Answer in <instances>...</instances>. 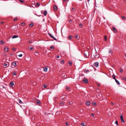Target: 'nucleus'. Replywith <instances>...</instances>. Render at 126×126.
Masks as SVG:
<instances>
[{"mask_svg": "<svg viewBox=\"0 0 126 126\" xmlns=\"http://www.w3.org/2000/svg\"><path fill=\"white\" fill-rule=\"evenodd\" d=\"M84 56L86 57H87V56L89 55V53L88 51L86 50L84 52Z\"/></svg>", "mask_w": 126, "mask_h": 126, "instance_id": "f257e3e1", "label": "nucleus"}, {"mask_svg": "<svg viewBox=\"0 0 126 126\" xmlns=\"http://www.w3.org/2000/svg\"><path fill=\"white\" fill-rule=\"evenodd\" d=\"M48 35L51 37L53 38L55 40H57V39L51 33H48Z\"/></svg>", "mask_w": 126, "mask_h": 126, "instance_id": "f03ea898", "label": "nucleus"}, {"mask_svg": "<svg viewBox=\"0 0 126 126\" xmlns=\"http://www.w3.org/2000/svg\"><path fill=\"white\" fill-rule=\"evenodd\" d=\"M94 58H97L99 57V55L97 54V53L96 52L95 53V54H94Z\"/></svg>", "mask_w": 126, "mask_h": 126, "instance_id": "7ed1b4c3", "label": "nucleus"}, {"mask_svg": "<svg viewBox=\"0 0 126 126\" xmlns=\"http://www.w3.org/2000/svg\"><path fill=\"white\" fill-rule=\"evenodd\" d=\"M9 48L7 47H4V50L5 52H6L8 51Z\"/></svg>", "mask_w": 126, "mask_h": 126, "instance_id": "20e7f679", "label": "nucleus"}, {"mask_svg": "<svg viewBox=\"0 0 126 126\" xmlns=\"http://www.w3.org/2000/svg\"><path fill=\"white\" fill-rule=\"evenodd\" d=\"M86 104L88 106H90L91 104V102L89 101H88L86 103Z\"/></svg>", "mask_w": 126, "mask_h": 126, "instance_id": "39448f33", "label": "nucleus"}, {"mask_svg": "<svg viewBox=\"0 0 126 126\" xmlns=\"http://www.w3.org/2000/svg\"><path fill=\"white\" fill-rule=\"evenodd\" d=\"M99 63L97 62H95L94 64V65L96 67H97L98 66Z\"/></svg>", "mask_w": 126, "mask_h": 126, "instance_id": "423d86ee", "label": "nucleus"}, {"mask_svg": "<svg viewBox=\"0 0 126 126\" xmlns=\"http://www.w3.org/2000/svg\"><path fill=\"white\" fill-rule=\"evenodd\" d=\"M120 119H121V122H122V123H124V121L123 119V117L122 116H120Z\"/></svg>", "mask_w": 126, "mask_h": 126, "instance_id": "0eeeda50", "label": "nucleus"}, {"mask_svg": "<svg viewBox=\"0 0 126 126\" xmlns=\"http://www.w3.org/2000/svg\"><path fill=\"white\" fill-rule=\"evenodd\" d=\"M83 81L84 82L87 83L88 82V81L87 79H83Z\"/></svg>", "mask_w": 126, "mask_h": 126, "instance_id": "6e6552de", "label": "nucleus"}, {"mask_svg": "<svg viewBox=\"0 0 126 126\" xmlns=\"http://www.w3.org/2000/svg\"><path fill=\"white\" fill-rule=\"evenodd\" d=\"M18 36L17 35H14L12 37V39L15 38H16L18 37Z\"/></svg>", "mask_w": 126, "mask_h": 126, "instance_id": "1a4fd4ad", "label": "nucleus"}, {"mask_svg": "<svg viewBox=\"0 0 126 126\" xmlns=\"http://www.w3.org/2000/svg\"><path fill=\"white\" fill-rule=\"evenodd\" d=\"M54 9L55 11H56L57 10V7L56 5H54Z\"/></svg>", "mask_w": 126, "mask_h": 126, "instance_id": "9d476101", "label": "nucleus"}, {"mask_svg": "<svg viewBox=\"0 0 126 126\" xmlns=\"http://www.w3.org/2000/svg\"><path fill=\"white\" fill-rule=\"evenodd\" d=\"M43 14H44V15H45V16H46L47 15V11H46V10H45Z\"/></svg>", "mask_w": 126, "mask_h": 126, "instance_id": "9b49d317", "label": "nucleus"}, {"mask_svg": "<svg viewBox=\"0 0 126 126\" xmlns=\"http://www.w3.org/2000/svg\"><path fill=\"white\" fill-rule=\"evenodd\" d=\"M109 53H111V54H112L113 52H112L111 49H110L109 50Z\"/></svg>", "mask_w": 126, "mask_h": 126, "instance_id": "f8f14e48", "label": "nucleus"}, {"mask_svg": "<svg viewBox=\"0 0 126 126\" xmlns=\"http://www.w3.org/2000/svg\"><path fill=\"white\" fill-rule=\"evenodd\" d=\"M44 71L45 72H47V68L46 67H44Z\"/></svg>", "mask_w": 126, "mask_h": 126, "instance_id": "ddd939ff", "label": "nucleus"}, {"mask_svg": "<svg viewBox=\"0 0 126 126\" xmlns=\"http://www.w3.org/2000/svg\"><path fill=\"white\" fill-rule=\"evenodd\" d=\"M115 81L119 85H120V83L116 79H115Z\"/></svg>", "mask_w": 126, "mask_h": 126, "instance_id": "4468645a", "label": "nucleus"}, {"mask_svg": "<svg viewBox=\"0 0 126 126\" xmlns=\"http://www.w3.org/2000/svg\"><path fill=\"white\" fill-rule=\"evenodd\" d=\"M10 84L11 86H13L14 85V83L13 82H11L10 83Z\"/></svg>", "mask_w": 126, "mask_h": 126, "instance_id": "2eb2a0df", "label": "nucleus"}, {"mask_svg": "<svg viewBox=\"0 0 126 126\" xmlns=\"http://www.w3.org/2000/svg\"><path fill=\"white\" fill-rule=\"evenodd\" d=\"M13 65L15 66H16V63L15 62H14L13 63Z\"/></svg>", "mask_w": 126, "mask_h": 126, "instance_id": "dca6fc26", "label": "nucleus"}, {"mask_svg": "<svg viewBox=\"0 0 126 126\" xmlns=\"http://www.w3.org/2000/svg\"><path fill=\"white\" fill-rule=\"evenodd\" d=\"M36 6L38 7H39L40 6V4L39 3L37 2Z\"/></svg>", "mask_w": 126, "mask_h": 126, "instance_id": "f3484780", "label": "nucleus"}, {"mask_svg": "<svg viewBox=\"0 0 126 126\" xmlns=\"http://www.w3.org/2000/svg\"><path fill=\"white\" fill-rule=\"evenodd\" d=\"M112 29L114 32H116V30L114 27H113L112 28Z\"/></svg>", "mask_w": 126, "mask_h": 126, "instance_id": "a211bd4d", "label": "nucleus"}, {"mask_svg": "<svg viewBox=\"0 0 126 126\" xmlns=\"http://www.w3.org/2000/svg\"><path fill=\"white\" fill-rule=\"evenodd\" d=\"M92 104L94 106H96V103L94 102H93L92 103Z\"/></svg>", "mask_w": 126, "mask_h": 126, "instance_id": "6ab92c4d", "label": "nucleus"}, {"mask_svg": "<svg viewBox=\"0 0 126 126\" xmlns=\"http://www.w3.org/2000/svg\"><path fill=\"white\" fill-rule=\"evenodd\" d=\"M63 96H62L61 98H62V100H65V97H63Z\"/></svg>", "mask_w": 126, "mask_h": 126, "instance_id": "aec40b11", "label": "nucleus"}, {"mask_svg": "<svg viewBox=\"0 0 126 126\" xmlns=\"http://www.w3.org/2000/svg\"><path fill=\"white\" fill-rule=\"evenodd\" d=\"M112 77L115 80V79H116V78H115V76L114 75H112Z\"/></svg>", "mask_w": 126, "mask_h": 126, "instance_id": "412c9836", "label": "nucleus"}, {"mask_svg": "<svg viewBox=\"0 0 126 126\" xmlns=\"http://www.w3.org/2000/svg\"><path fill=\"white\" fill-rule=\"evenodd\" d=\"M18 102L19 103H20V104H21L22 103V101H21V100H20V99H19L18 100Z\"/></svg>", "mask_w": 126, "mask_h": 126, "instance_id": "4be33fe9", "label": "nucleus"}, {"mask_svg": "<svg viewBox=\"0 0 126 126\" xmlns=\"http://www.w3.org/2000/svg\"><path fill=\"white\" fill-rule=\"evenodd\" d=\"M36 103L39 104H40V102L39 100H37L36 101Z\"/></svg>", "mask_w": 126, "mask_h": 126, "instance_id": "5701e85b", "label": "nucleus"}, {"mask_svg": "<svg viewBox=\"0 0 126 126\" xmlns=\"http://www.w3.org/2000/svg\"><path fill=\"white\" fill-rule=\"evenodd\" d=\"M72 36H69L68 37V39H71L72 38Z\"/></svg>", "mask_w": 126, "mask_h": 126, "instance_id": "b1692460", "label": "nucleus"}, {"mask_svg": "<svg viewBox=\"0 0 126 126\" xmlns=\"http://www.w3.org/2000/svg\"><path fill=\"white\" fill-rule=\"evenodd\" d=\"M122 18L124 20H125L124 19L126 18V17L125 16H123L122 17Z\"/></svg>", "mask_w": 126, "mask_h": 126, "instance_id": "393cba45", "label": "nucleus"}, {"mask_svg": "<svg viewBox=\"0 0 126 126\" xmlns=\"http://www.w3.org/2000/svg\"><path fill=\"white\" fill-rule=\"evenodd\" d=\"M50 49H53V50L54 49V47L53 46H51V47H50Z\"/></svg>", "mask_w": 126, "mask_h": 126, "instance_id": "a878e982", "label": "nucleus"}, {"mask_svg": "<svg viewBox=\"0 0 126 126\" xmlns=\"http://www.w3.org/2000/svg\"><path fill=\"white\" fill-rule=\"evenodd\" d=\"M104 39L105 41H106L107 40V37L106 36H104Z\"/></svg>", "mask_w": 126, "mask_h": 126, "instance_id": "bb28decb", "label": "nucleus"}, {"mask_svg": "<svg viewBox=\"0 0 126 126\" xmlns=\"http://www.w3.org/2000/svg\"><path fill=\"white\" fill-rule=\"evenodd\" d=\"M64 61L63 60H62L61 62V63L62 64H63L64 63Z\"/></svg>", "mask_w": 126, "mask_h": 126, "instance_id": "cd10ccee", "label": "nucleus"}, {"mask_svg": "<svg viewBox=\"0 0 126 126\" xmlns=\"http://www.w3.org/2000/svg\"><path fill=\"white\" fill-rule=\"evenodd\" d=\"M33 25L32 23H31L29 25V26L31 27H32L33 26Z\"/></svg>", "mask_w": 126, "mask_h": 126, "instance_id": "c85d7f7f", "label": "nucleus"}, {"mask_svg": "<svg viewBox=\"0 0 126 126\" xmlns=\"http://www.w3.org/2000/svg\"><path fill=\"white\" fill-rule=\"evenodd\" d=\"M19 1L21 3H23L24 2V1L23 0H19Z\"/></svg>", "mask_w": 126, "mask_h": 126, "instance_id": "c756f323", "label": "nucleus"}, {"mask_svg": "<svg viewBox=\"0 0 126 126\" xmlns=\"http://www.w3.org/2000/svg\"><path fill=\"white\" fill-rule=\"evenodd\" d=\"M115 123L117 125V126L118 125V122L117 121H115Z\"/></svg>", "mask_w": 126, "mask_h": 126, "instance_id": "7c9ffc66", "label": "nucleus"}, {"mask_svg": "<svg viewBox=\"0 0 126 126\" xmlns=\"http://www.w3.org/2000/svg\"><path fill=\"white\" fill-rule=\"evenodd\" d=\"M25 25V23L24 22L22 23L21 24V25L22 26H24Z\"/></svg>", "mask_w": 126, "mask_h": 126, "instance_id": "2f4dec72", "label": "nucleus"}, {"mask_svg": "<svg viewBox=\"0 0 126 126\" xmlns=\"http://www.w3.org/2000/svg\"><path fill=\"white\" fill-rule=\"evenodd\" d=\"M22 54H21L18 55V56L19 57H22Z\"/></svg>", "mask_w": 126, "mask_h": 126, "instance_id": "473e14b6", "label": "nucleus"}, {"mask_svg": "<svg viewBox=\"0 0 126 126\" xmlns=\"http://www.w3.org/2000/svg\"><path fill=\"white\" fill-rule=\"evenodd\" d=\"M68 63L70 66H71L72 64V63L71 62H69Z\"/></svg>", "mask_w": 126, "mask_h": 126, "instance_id": "72a5a7b5", "label": "nucleus"}, {"mask_svg": "<svg viewBox=\"0 0 126 126\" xmlns=\"http://www.w3.org/2000/svg\"><path fill=\"white\" fill-rule=\"evenodd\" d=\"M120 71L121 72H123V70L120 68Z\"/></svg>", "mask_w": 126, "mask_h": 126, "instance_id": "f704fd0d", "label": "nucleus"}, {"mask_svg": "<svg viewBox=\"0 0 126 126\" xmlns=\"http://www.w3.org/2000/svg\"><path fill=\"white\" fill-rule=\"evenodd\" d=\"M4 65L5 66H6L7 65V64L6 63H4Z\"/></svg>", "mask_w": 126, "mask_h": 126, "instance_id": "c9c22d12", "label": "nucleus"}, {"mask_svg": "<svg viewBox=\"0 0 126 126\" xmlns=\"http://www.w3.org/2000/svg\"><path fill=\"white\" fill-rule=\"evenodd\" d=\"M81 125L82 126H85V124L84 123H82L81 124Z\"/></svg>", "mask_w": 126, "mask_h": 126, "instance_id": "e433bc0d", "label": "nucleus"}, {"mask_svg": "<svg viewBox=\"0 0 126 126\" xmlns=\"http://www.w3.org/2000/svg\"><path fill=\"white\" fill-rule=\"evenodd\" d=\"M122 79L126 81V78L124 77L122 78Z\"/></svg>", "mask_w": 126, "mask_h": 126, "instance_id": "4c0bfd02", "label": "nucleus"}, {"mask_svg": "<svg viewBox=\"0 0 126 126\" xmlns=\"http://www.w3.org/2000/svg\"><path fill=\"white\" fill-rule=\"evenodd\" d=\"M17 18H16H16H15L14 19V21H16V20H17Z\"/></svg>", "mask_w": 126, "mask_h": 126, "instance_id": "58836bf2", "label": "nucleus"}, {"mask_svg": "<svg viewBox=\"0 0 126 126\" xmlns=\"http://www.w3.org/2000/svg\"><path fill=\"white\" fill-rule=\"evenodd\" d=\"M31 50H32L33 49V48L32 47H30L29 48Z\"/></svg>", "mask_w": 126, "mask_h": 126, "instance_id": "ea45409f", "label": "nucleus"}, {"mask_svg": "<svg viewBox=\"0 0 126 126\" xmlns=\"http://www.w3.org/2000/svg\"><path fill=\"white\" fill-rule=\"evenodd\" d=\"M13 75H15V76L16 75V72H14V73H13Z\"/></svg>", "mask_w": 126, "mask_h": 126, "instance_id": "a19ab883", "label": "nucleus"}, {"mask_svg": "<svg viewBox=\"0 0 126 126\" xmlns=\"http://www.w3.org/2000/svg\"><path fill=\"white\" fill-rule=\"evenodd\" d=\"M75 37L76 38H78V36L77 35H76L75 36Z\"/></svg>", "mask_w": 126, "mask_h": 126, "instance_id": "79ce46f5", "label": "nucleus"}, {"mask_svg": "<svg viewBox=\"0 0 126 126\" xmlns=\"http://www.w3.org/2000/svg\"><path fill=\"white\" fill-rule=\"evenodd\" d=\"M47 87V86L46 85H44V87L45 88H46Z\"/></svg>", "mask_w": 126, "mask_h": 126, "instance_id": "37998d69", "label": "nucleus"}, {"mask_svg": "<svg viewBox=\"0 0 126 126\" xmlns=\"http://www.w3.org/2000/svg\"><path fill=\"white\" fill-rule=\"evenodd\" d=\"M0 42L2 44L3 43V41L2 40H1L0 41Z\"/></svg>", "mask_w": 126, "mask_h": 126, "instance_id": "c03bdc74", "label": "nucleus"}, {"mask_svg": "<svg viewBox=\"0 0 126 126\" xmlns=\"http://www.w3.org/2000/svg\"><path fill=\"white\" fill-rule=\"evenodd\" d=\"M94 113H92V114H91V116L93 117L94 116Z\"/></svg>", "mask_w": 126, "mask_h": 126, "instance_id": "a18cd8bd", "label": "nucleus"}, {"mask_svg": "<svg viewBox=\"0 0 126 126\" xmlns=\"http://www.w3.org/2000/svg\"><path fill=\"white\" fill-rule=\"evenodd\" d=\"M75 9V8H72V10L73 11H74Z\"/></svg>", "mask_w": 126, "mask_h": 126, "instance_id": "49530a36", "label": "nucleus"}, {"mask_svg": "<svg viewBox=\"0 0 126 126\" xmlns=\"http://www.w3.org/2000/svg\"><path fill=\"white\" fill-rule=\"evenodd\" d=\"M63 102H61L60 103V104L61 105H63Z\"/></svg>", "mask_w": 126, "mask_h": 126, "instance_id": "de8ad7c7", "label": "nucleus"}, {"mask_svg": "<svg viewBox=\"0 0 126 126\" xmlns=\"http://www.w3.org/2000/svg\"><path fill=\"white\" fill-rule=\"evenodd\" d=\"M35 53H38V52L37 51H35Z\"/></svg>", "mask_w": 126, "mask_h": 126, "instance_id": "09e8293b", "label": "nucleus"}, {"mask_svg": "<svg viewBox=\"0 0 126 126\" xmlns=\"http://www.w3.org/2000/svg\"><path fill=\"white\" fill-rule=\"evenodd\" d=\"M59 57H60L59 56H57V58L58 59V58H59Z\"/></svg>", "mask_w": 126, "mask_h": 126, "instance_id": "8fccbe9b", "label": "nucleus"}, {"mask_svg": "<svg viewBox=\"0 0 126 126\" xmlns=\"http://www.w3.org/2000/svg\"><path fill=\"white\" fill-rule=\"evenodd\" d=\"M65 124L67 125H68V123L67 122H66L65 123Z\"/></svg>", "mask_w": 126, "mask_h": 126, "instance_id": "3c124183", "label": "nucleus"}, {"mask_svg": "<svg viewBox=\"0 0 126 126\" xmlns=\"http://www.w3.org/2000/svg\"><path fill=\"white\" fill-rule=\"evenodd\" d=\"M111 103L112 105H114V103H113L112 102H111Z\"/></svg>", "mask_w": 126, "mask_h": 126, "instance_id": "603ef678", "label": "nucleus"}, {"mask_svg": "<svg viewBox=\"0 0 126 126\" xmlns=\"http://www.w3.org/2000/svg\"><path fill=\"white\" fill-rule=\"evenodd\" d=\"M15 50V48H13V50Z\"/></svg>", "mask_w": 126, "mask_h": 126, "instance_id": "864d4df0", "label": "nucleus"}, {"mask_svg": "<svg viewBox=\"0 0 126 126\" xmlns=\"http://www.w3.org/2000/svg\"><path fill=\"white\" fill-rule=\"evenodd\" d=\"M97 85L98 86H99L100 85V84L99 83H97Z\"/></svg>", "mask_w": 126, "mask_h": 126, "instance_id": "5fc2aeb1", "label": "nucleus"}, {"mask_svg": "<svg viewBox=\"0 0 126 126\" xmlns=\"http://www.w3.org/2000/svg\"><path fill=\"white\" fill-rule=\"evenodd\" d=\"M66 89H67V90H69V88L68 87H66Z\"/></svg>", "mask_w": 126, "mask_h": 126, "instance_id": "6e6d98bb", "label": "nucleus"}, {"mask_svg": "<svg viewBox=\"0 0 126 126\" xmlns=\"http://www.w3.org/2000/svg\"><path fill=\"white\" fill-rule=\"evenodd\" d=\"M82 26V25L81 24H80L79 25V26Z\"/></svg>", "mask_w": 126, "mask_h": 126, "instance_id": "4d7b16f0", "label": "nucleus"}, {"mask_svg": "<svg viewBox=\"0 0 126 126\" xmlns=\"http://www.w3.org/2000/svg\"><path fill=\"white\" fill-rule=\"evenodd\" d=\"M4 22H1V24H2Z\"/></svg>", "mask_w": 126, "mask_h": 126, "instance_id": "13d9d810", "label": "nucleus"}, {"mask_svg": "<svg viewBox=\"0 0 126 126\" xmlns=\"http://www.w3.org/2000/svg\"><path fill=\"white\" fill-rule=\"evenodd\" d=\"M86 71L87 72H89V71L87 69L86 70Z\"/></svg>", "mask_w": 126, "mask_h": 126, "instance_id": "bf43d9fd", "label": "nucleus"}, {"mask_svg": "<svg viewBox=\"0 0 126 126\" xmlns=\"http://www.w3.org/2000/svg\"><path fill=\"white\" fill-rule=\"evenodd\" d=\"M125 57L126 58V54H125Z\"/></svg>", "mask_w": 126, "mask_h": 126, "instance_id": "052dcab7", "label": "nucleus"}, {"mask_svg": "<svg viewBox=\"0 0 126 126\" xmlns=\"http://www.w3.org/2000/svg\"><path fill=\"white\" fill-rule=\"evenodd\" d=\"M125 1V2H126V0H125V1Z\"/></svg>", "mask_w": 126, "mask_h": 126, "instance_id": "680f3d73", "label": "nucleus"}, {"mask_svg": "<svg viewBox=\"0 0 126 126\" xmlns=\"http://www.w3.org/2000/svg\"><path fill=\"white\" fill-rule=\"evenodd\" d=\"M64 0V1H66V0Z\"/></svg>", "mask_w": 126, "mask_h": 126, "instance_id": "e2e57ef3", "label": "nucleus"}, {"mask_svg": "<svg viewBox=\"0 0 126 126\" xmlns=\"http://www.w3.org/2000/svg\"><path fill=\"white\" fill-rule=\"evenodd\" d=\"M88 1H89L90 0H87Z\"/></svg>", "mask_w": 126, "mask_h": 126, "instance_id": "0e129e2a", "label": "nucleus"}, {"mask_svg": "<svg viewBox=\"0 0 126 126\" xmlns=\"http://www.w3.org/2000/svg\"><path fill=\"white\" fill-rule=\"evenodd\" d=\"M29 43H31V42H30Z\"/></svg>", "mask_w": 126, "mask_h": 126, "instance_id": "69168bd1", "label": "nucleus"}, {"mask_svg": "<svg viewBox=\"0 0 126 126\" xmlns=\"http://www.w3.org/2000/svg\"><path fill=\"white\" fill-rule=\"evenodd\" d=\"M69 21H71V20H70Z\"/></svg>", "mask_w": 126, "mask_h": 126, "instance_id": "338daca9", "label": "nucleus"}]
</instances>
